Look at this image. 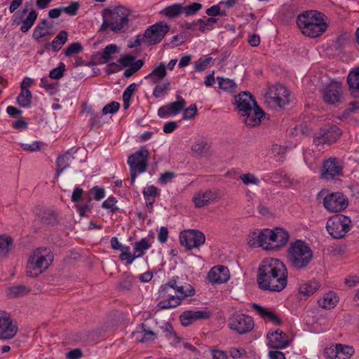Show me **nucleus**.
Returning a JSON list of instances; mask_svg holds the SVG:
<instances>
[{
  "instance_id": "f257e3e1",
  "label": "nucleus",
  "mask_w": 359,
  "mask_h": 359,
  "mask_svg": "<svg viewBox=\"0 0 359 359\" xmlns=\"http://www.w3.org/2000/svg\"><path fill=\"white\" fill-rule=\"evenodd\" d=\"M257 281L262 290L277 292L283 290L287 284L285 264L275 258L264 259L258 269Z\"/></svg>"
},
{
  "instance_id": "f03ea898",
  "label": "nucleus",
  "mask_w": 359,
  "mask_h": 359,
  "mask_svg": "<svg viewBox=\"0 0 359 359\" xmlns=\"http://www.w3.org/2000/svg\"><path fill=\"white\" fill-rule=\"evenodd\" d=\"M287 262L296 271H304L309 268L314 255L309 245L302 240L291 242L287 250Z\"/></svg>"
},
{
  "instance_id": "7ed1b4c3",
  "label": "nucleus",
  "mask_w": 359,
  "mask_h": 359,
  "mask_svg": "<svg viewBox=\"0 0 359 359\" xmlns=\"http://www.w3.org/2000/svg\"><path fill=\"white\" fill-rule=\"evenodd\" d=\"M297 24L304 35L311 38L320 36L327 28L323 15L316 11H307L299 15Z\"/></svg>"
},
{
  "instance_id": "20e7f679",
  "label": "nucleus",
  "mask_w": 359,
  "mask_h": 359,
  "mask_svg": "<svg viewBox=\"0 0 359 359\" xmlns=\"http://www.w3.org/2000/svg\"><path fill=\"white\" fill-rule=\"evenodd\" d=\"M53 261V255L47 248H39L29 256L26 272L29 277H36L46 271Z\"/></svg>"
},
{
  "instance_id": "39448f33",
  "label": "nucleus",
  "mask_w": 359,
  "mask_h": 359,
  "mask_svg": "<svg viewBox=\"0 0 359 359\" xmlns=\"http://www.w3.org/2000/svg\"><path fill=\"white\" fill-rule=\"evenodd\" d=\"M109 18L104 20L100 27V30L104 31L109 27L110 29L116 33L123 32L128 27V17L131 11L128 8L118 6H116L113 10L109 11Z\"/></svg>"
},
{
  "instance_id": "423d86ee",
  "label": "nucleus",
  "mask_w": 359,
  "mask_h": 359,
  "mask_svg": "<svg viewBox=\"0 0 359 359\" xmlns=\"http://www.w3.org/2000/svg\"><path fill=\"white\" fill-rule=\"evenodd\" d=\"M149 151L142 147L128 158V164L130 172V184H134L138 173H143L147 170Z\"/></svg>"
},
{
  "instance_id": "0eeeda50",
  "label": "nucleus",
  "mask_w": 359,
  "mask_h": 359,
  "mask_svg": "<svg viewBox=\"0 0 359 359\" xmlns=\"http://www.w3.org/2000/svg\"><path fill=\"white\" fill-rule=\"evenodd\" d=\"M351 220L344 215H336L327 222L326 229L330 235L337 239L341 238L350 231Z\"/></svg>"
},
{
  "instance_id": "6e6552de",
  "label": "nucleus",
  "mask_w": 359,
  "mask_h": 359,
  "mask_svg": "<svg viewBox=\"0 0 359 359\" xmlns=\"http://www.w3.org/2000/svg\"><path fill=\"white\" fill-rule=\"evenodd\" d=\"M290 92L283 85L271 86L266 93V102L272 107H283L289 103Z\"/></svg>"
},
{
  "instance_id": "1a4fd4ad",
  "label": "nucleus",
  "mask_w": 359,
  "mask_h": 359,
  "mask_svg": "<svg viewBox=\"0 0 359 359\" xmlns=\"http://www.w3.org/2000/svg\"><path fill=\"white\" fill-rule=\"evenodd\" d=\"M228 325L231 330L241 334L250 332L255 325L250 316L238 313H233L229 318Z\"/></svg>"
},
{
  "instance_id": "9d476101",
  "label": "nucleus",
  "mask_w": 359,
  "mask_h": 359,
  "mask_svg": "<svg viewBox=\"0 0 359 359\" xmlns=\"http://www.w3.org/2000/svg\"><path fill=\"white\" fill-rule=\"evenodd\" d=\"M205 236L198 230L189 229L180 233V242L187 250L198 248L205 243Z\"/></svg>"
},
{
  "instance_id": "9b49d317",
  "label": "nucleus",
  "mask_w": 359,
  "mask_h": 359,
  "mask_svg": "<svg viewBox=\"0 0 359 359\" xmlns=\"http://www.w3.org/2000/svg\"><path fill=\"white\" fill-rule=\"evenodd\" d=\"M348 205L347 197L340 192H334L327 195L323 199L325 208L330 212L343 211Z\"/></svg>"
},
{
  "instance_id": "f8f14e48",
  "label": "nucleus",
  "mask_w": 359,
  "mask_h": 359,
  "mask_svg": "<svg viewBox=\"0 0 359 359\" xmlns=\"http://www.w3.org/2000/svg\"><path fill=\"white\" fill-rule=\"evenodd\" d=\"M170 27L167 23L161 21L149 27L144 32L146 43L149 45L158 43L169 32Z\"/></svg>"
},
{
  "instance_id": "ddd939ff",
  "label": "nucleus",
  "mask_w": 359,
  "mask_h": 359,
  "mask_svg": "<svg viewBox=\"0 0 359 359\" xmlns=\"http://www.w3.org/2000/svg\"><path fill=\"white\" fill-rule=\"evenodd\" d=\"M161 292L163 294H168L170 289H173L182 297L193 296L195 294L194 288L189 284H184L180 281L178 276L173 277L166 284L161 287Z\"/></svg>"
},
{
  "instance_id": "4468645a",
  "label": "nucleus",
  "mask_w": 359,
  "mask_h": 359,
  "mask_svg": "<svg viewBox=\"0 0 359 359\" xmlns=\"http://www.w3.org/2000/svg\"><path fill=\"white\" fill-rule=\"evenodd\" d=\"M18 327L10 314L0 311V339H13L18 333Z\"/></svg>"
},
{
  "instance_id": "2eb2a0df",
  "label": "nucleus",
  "mask_w": 359,
  "mask_h": 359,
  "mask_svg": "<svg viewBox=\"0 0 359 359\" xmlns=\"http://www.w3.org/2000/svg\"><path fill=\"white\" fill-rule=\"evenodd\" d=\"M341 135V130L337 126H332L327 129H320L313 137L316 145L332 144Z\"/></svg>"
},
{
  "instance_id": "dca6fc26",
  "label": "nucleus",
  "mask_w": 359,
  "mask_h": 359,
  "mask_svg": "<svg viewBox=\"0 0 359 359\" xmlns=\"http://www.w3.org/2000/svg\"><path fill=\"white\" fill-rule=\"evenodd\" d=\"M341 94L342 89L341 83L332 81L323 90V98L326 103L334 104L341 102Z\"/></svg>"
},
{
  "instance_id": "f3484780",
  "label": "nucleus",
  "mask_w": 359,
  "mask_h": 359,
  "mask_svg": "<svg viewBox=\"0 0 359 359\" xmlns=\"http://www.w3.org/2000/svg\"><path fill=\"white\" fill-rule=\"evenodd\" d=\"M187 102L180 95H177V101L170 102L160 107L158 115L161 118H166L170 116H175L180 114L185 107Z\"/></svg>"
},
{
  "instance_id": "a211bd4d",
  "label": "nucleus",
  "mask_w": 359,
  "mask_h": 359,
  "mask_svg": "<svg viewBox=\"0 0 359 359\" xmlns=\"http://www.w3.org/2000/svg\"><path fill=\"white\" fill-rule=\"evenodd\" d=\"M234 104L238 109L240 116L250 111L251 109L257 106L256 101L249 92H243L234 97Z\"/></svg>"
},
{
  "instance_id": "6ab92c4d",
  "label": "nucleus",
  "mask_w": 359,
  "mask_h": 359,
  "mask_svg": "<svg viewBox=\"0 0 359 359\" xmlns=\"http://www.w3.org/2000/svg\"><path fill=\"white\" fill-rule=\"evenodd\" d=\"M266 338L268 340L267 345L276 349L284 348L290 343L286 334L279 329L274 332H269L266 335Z\"/></svg>"
},
{
  "instance_id": "aec40b11",
  "label": "nucleus",
  "mask_w": 359,
  "mask_h": 359,
  "mask_svg": "<svg viewBox=\"0 0 359 359\" xmlns=\"http://www.w3.org/2000/svg\"><path fill=\"white\" fill-rule=\"evenodd\" d=\"M218 197L217 192L212 190L199 191L193 196V202L196 208H200L208 205Z\"/></svg>"
},
{
  "instance_id": "412c9836",
  "label": "nucleus",
  "mask_w": 359,
  "mask_h": 359,
  "mask_svg": "<svg viewBox=\"0 0 359 359\" xmlns=\"http://www.w3.org/2000/svg\"><path fill=\"white\" fill-rule=\"evenodd\" d=\"M230 278L229 269L223 265L212 267L208 274V278L212 283L221 284Z\"/></svg>"
},
{
  "instance_id": "4be33fe9",
  "label": "nucleus",
  "mask_w": 359,
  "mask_h": 359,
  "mask_svg": "<svg viewBox=\"0 0 359 359\" xmlns=\"http://www.w3.org/2000/svg\"><path fill=\"white\" fill-rule=\"evenodd\" d=\"M341 173V167L339 161L335 158H330L323 163V169L322 177L325 180H331L335 176L340 175Z\"/></svg>"
},
{
  "instance_id": "5701e85b",
  "label": "nucleus",
  "mask_w": 359,
  "mask_h": 359,
  "mask_svg": "<svg viewBox=\"0 0 359 359\" xmlns=\"http://www.w3.org/2000/svg\"><path fill=\"white\" fill-rule=\"evenodd\" d=\"M210 316L211 313L207 309L203 311H187L180 315V318L183 326H188L196 320L208 319Z\"/></svg>"
},
{
  "instance_id": "b1692460",
  "label": "nucleus",
  "mask_w": 359,
  "mask_h": 359,
  "mask_svg": "<svg viewBox=\"0 0 359 359\" xmlns=\"http://www.w3.org/2000/svg\"><path fill=\"white\" fill-rule=\"evenodd\" d=\"M263 115V111L257 105L252 108L250 111L245 112L241 115V118L246 126L255 127L259 125Z\"/></svg>"
},
{
  "instance_id": "393cba45",
  "label": "nucleus",
  "mask_w": 359,
  "mask_h": 359,
  "mask_svg": "<svg viewBox=\"0 0 359 359\" xmlns=\"http://www.w3.org/2000/svg\"><path fill=\"white\" fill-rule=\"evenodd\" d=\"M252 308L264 320L270 322L276 325H281L282 321L278 316L269 309L263 307L257 304H253Z\"/></svg>"
},
{
  "instance_id": "a878e982",
  "label": "nucleus",
  "mask_w": 359,
  "mask_h": 359,
  "mask_svg": "<svg viewBox=\"0 0 359 359\" xmlns=\"http://www.w3.org/2000/svg\"><path fill=\"white\" fill-rule=\"evenodd\" d=\"M273 236L272 249L279 248L286 244L289 238L288 233L281 228H276L272 230Z\"/></svg>"
},
{
  "instance_id": "bb28decb",
  "label": "nucleus",
  "mask_w": 359,
  "mask_h": 359,
  "mask_svg": "<svg viewBox=\"0 0 359 359\" xmlns=\"http://www.w3.org/2000/svg\"><path fill=\"white\" fill-rule=\"evenodd\" d=\"M167 75V71L164 63H161L155 67L151 73L147 75L144 79H148L153 84L158 83Z\"/></svg>"
},
{
  "instance_id": "cd10ccee",
  "label": "nucleus",
  "mask_w": 359,
  "mask_h": 359,
  "mask_svg": "<svg viewBox=\"0 0 359 359\" xmlns=\"http://www.w3.org/2000/svg\"><path fill=\"white\" fill-rule=\"evenodd\" d=\"M73 159V156L68 151L57 157L56 161L57 177H58L66 168L69 166V163Z\"/></svg>"
},
{
  "instance_id": "c85d7f7f",
  "label": "nucleus",
  "mask_w": 359,
  "mask_h": 359,
  "mask_svg": "<svg viewBox=\"0 0 359 359\" xmlns=\"http://www.w3.org/2000/svg\"><path fill=\"white\" fill-rule=\"evenodd\" d=\"M320 287V284L315 280L303 282L300 284L299 292L304 296H310L315 293Z\"/></svg>"
},
{
  "instance_id": "c756f323",
  "label": "nucleus",
  "mask_w": 359,
  "mask_h": 359,
  "mask_svg": "<svg viewBox=\"0 0 359 359\" xmlns=\"http://www.w3.org/2000/svg\"><path fill=\"white\" fill-rule=\"evenodd\" d=\"M338 302V298L334 292H330L318 301L319 306L322 308L330 309L334 308Z\"/></svg>"
},
{
  "instance_id": "7c9ffc66",
  "label": "nucleus",
  "mask_w": 359,
  "mask_h": 359,
  "mask_svg": "<svg viewBox=\"0 0 359 359\" xmlns=\"http://www.w3.org/2000/svg\"><path fill=\"white\" fill-rule=\"evenodd\" d=\"M13 241L6 235H0V259L8 256L11 250Z\"/></svg>"
},
{
  "instance_id": "2f4dec72",
  "label": "nucleus",
  "mask_w": 359,
  "mask_h": 359,
  "mask_svg": "<svg viewBox=\"0 0 359 359\" xmlns=\"http://www.w3.org/2000/svg\"><path fill=\"white\" fill-rule=\"evenodd\" d=\"M184 298L185 297H180V295L179 294H177V296L170 295V297L168 299L161 301L158 304V307L160 309H168L175 308L181 304L182 299Z\"/></svg>"
},
{
  "instance_id": "473e14b6",
  "label": "nucleus",
  "mask_w": 359,
  "mask_h": 359,
  "mask_svg": "<svg viewBox=\"0 0 359 359\" xmlns=\"http://www.w3.org/2000/svg\"><path fill=\"white\" fill-rule=\"evenodd\" d=\"M151 245L149 243L147 238H144L139 241L135 243L133 254L135 257L139 258L142 257L145 252L151 248Z\"/></svg>"
},
{
  "instance_id": "72a5a7b5",
  "label": "nucleus",
  "mask_w": 359,
  "mask_h": 359,
  "mask_svg": "<svg viewBox=\"0 0 359 359\" xmlns=\"http://www.w3.org/2000/svg\"><path fill=\"white\" fill-rule=\"evenodd\" d=\"M30 292V289L23 285H18L10 287L8 289L7 295L11 298L23 297Z\"/></svg>"
},
{
  "instance_id": "f704fd0d",
  "label": "nucleus",
  "mask_w": 359,
  "mask_h": 359,
  "mask_svg": "<svg viewBox=\"0 0 359 359\" xmlns=\"http://www.w3.org/2000/svg\"><path fill=\"white\" fill-rule=\"evenodd\" d=\"M217 22V19L215 18H208L206 20L201 18L194 21V25L198 26V29L201 32L207 30H211L214 27V25Z\"/></svg>"
},
{
  "instance_id": "c9c22d12",
  "label": "nucleus",
  "mask_w": 359,
  "mask_h": 359,
  "mask_svg": "<svg viewBox=\"0 0 359 359\" xmlns=\"http://www.w3.org/2000/svg\"><path fill=\"white\" fill-rule=\"evenodd\" d=\"M68 39V34L66 31H61L59 34L54 38L50 46L53 50L55 52L60 50L63 45L67 41Z\"/></svg>"
},
{
  "instance_id": "e433bc0d",
  "label": "nucleus",
  "mask_w": 359,
  "mask_h": 359,
  "mask_svg": "<svg viewBox=\"0 0 359 359\" xmlns=\"http://www.w3.org/2000/svg\"><path fill=\"white\" fill-rule=\"evenodd\" d=\"M183 13V7L179 4H175L169 6H167L161 11V14H163L168 18H174L179 16Z\"/></svg>"
},
{
  "instance_id": "4c0bfd02",
  "label": "nucleus",
  "mask_w": 359,
  "mask_h": 359,
  "mask_svg": "<svg viewBox=\"0 0 359 359\" xmlns=\"http://www.w3.org/2000/svg\"><path fill=\"white\" fill-rule=\"evenodd\" d=\"M272 230L265 229L261 231V247L265 250H271L273 245Z\"/></svg>"
},
{
  "instance_id": "58836bf2",
  "label": "nucleus",
  "mask_w": 359,
  "mask_h": 359,
  "mask_svg": "<svg viewBox=\"0 0 359 359\" xmlns=\"http://www.w3.org/2000/svg\"><path fill=\"white\" fill-rule=\"evenodd\" d=\"M37 18V13L34 10H32L27 17L22 20L20 30L25 33L33 26L35 20Z\"/></svg>"
},
{
  "instance_id": "ea45409f",
  "label": "nucleus",
  "mask_w": 359,
  "mask_h": 359,
  "mask_svg": "<svg viewBox=\"0 0 359 359\" xmlns=\"http://www.w3.org/2000/svg\"><path fill=\"white\" fill-rule=\"evenodd\" d=\"M118 47L116 44L107 46L101 53L103 63H107L113 58V55L118 53Z\"/></svg>"
},
{
  "instance_id": "a19ab883",
  "label": "nucleus",
  "mask_w": 359,
  "mask_h": 359,
  "mask_svg": "<svg viewBox=\"0 0 359 359\" xmlns=\"http://www.w3.org/2000/svg\"><path fill=\"white\" fill-rule=\"evenodd\" d=\"M338 358L339 359H349L354 353V348L351 346L343 345L337 344Z\"/></svg>"
},
{
  "instance_id": "79ce46f5",
  "label": "nucleus",
  "mask_w": 359,
  "mask_h": 359,
  "mask_svg": "<svg viewBox=\"0 0 359 359\" xmlns=\"http://www.w3.org/2000/svg\"><path fill=\"white\" fill-rule=\"evenodd\" d=\"M217 80L219 88L224 91L232 93L236 88V83L231 79L217 77Z\"/></svg>"
},
{
  "instance_id": "37998d69",
  "label": "nucleus",
  "mask_w": 359,
  "mask_h": 359,
  "mask_svg": "<svg viewBox=\"0 0 359 359\" xmlns=\"http://www.w3.org/2000/svg\"><path fill=\"white\" fill-rule=\"evenodd\" d=\"M32 97V93L29 90L22 89L17 97V101L21 107H26L30 104Z\"/></svg>"
},
{
  "instance_id": "c03bdc74",
  "label": "nucleus",
  "mask_w": 359,
  "mask_h": 359,
  "mask_svg": "<svg viewBox=\"0 0 359 359\" xmlns=\"http://www.w3.org/2000/svg\"><path fill=\"white\" fill-rule=\"evenodd\" d=\"M83 50V47L81 44L79 42H74L72 43L69 44L65 50V55L68 57H71L76 54H79Z\"/></svg>"
},
{
  "instance_id": "a18cd8bd",
  "label": "nucleus",
  "mask_w": 359,
  "mask_h": 359,
  "mask_svg": "<svg viewBox=\"0 0 359 359\" xmlns=\"http://www.w3.org/2000/svg\"><path fill=\"white\" fill-rule=\"evenodd\" d=\"M212 61V57L209 55H205L202 57H200L196 62H195V69L196 71L201 72L204 71L208 65L210 64V62Z\"/></svg>"
},
{
  "instance_id": "49530a36",
  "label": "nucleus",
  "mask_w": 359,
  "mask_h": 359,
  "mask_svg": "<svg viewBox=\"0 0 359 359\" xmlns=\"http://www.w3.org/2000/svg\"><path fill=\"white\" fill-rule=\"evenodd\" d=\"M347 80L351 88L359 90V68L351 72Z\"/></svg>"
},
{
  "instance_id": "de8ad7c7",
  "label": "nucleus",
  "mask_w": 359,
  "mask_h": 359,
  "mask_svg": "<svg viewBox=\"0 0 359 359\" xmlns=\"http://www.w3.org/2000/svg\"><path fill=\"white\" fill-rule=\"evenodd\" d=\"M50 29L48 27L36 26L33 32V38L37 41H40L41 38L51 34Z\"/></svg>"
},
{
  "instance_id": "09e8293b",
  "label": "nucleus",
  "mask_w": 359,
  "mask_h": 359,
  "mask_svg": "<svg viewBox=\"0 0 359 359\" xmlns=\"http://www.w3.org/2000/svg\"><path fill=\"white\" fill-rule=\"evenodd\" d=\"M40 87L44 88L50 95H54L57 91V83H50L47 78L41 79Z\"/></svg>"
},
{
  "instance_id": "8fccbe9b",
  "label": "nucleus",
  "mask_w": 359,
  "mask_h": 359,
  "mask_svg": "<svg viewBox=\"0 0 359 359\" xmlns=\"http://www.w3.org/2000/svg\"><path fill=\"white\" fill-rule=\"evenodd\" d=\"M170 88V83L165 82L161 84L157 83L154 89L153 95L155 97H161Z\"/></svg>"
},
{
  "instance_id": "3c124183",
  "label": "nucleus",
  "mask_w": 359,
  "mask_h": 359,
  "mask_svg": "<svg viewBox=\"0 0 359 359\" xmlns=\"http://www.w3.org/2000/svg\"><path fill=\"white\" fill-rule=\"evenodd\" d=\"M135 60L134 56L130 55H126L123 57H121L117 62H111L109 66L110 67H118L119 65H122L123 67L129 66Z\"/></svg>"
},
{
  "instance_id": "603ef678",
  "label": "nucleus",
  "mask_w": 359,
  "mask_h": 359,
  "mask_svg": "<svg viewBox=\"0 0 359 359\" xmlns=\"http://www.w3.org/2000/svg\"><path fill=\"white\" fill-rule=\"evenodd\" d=\"M248 243L252 247H261V231H253L248 238Z\"/></svg>"
},
{
  "instance_id": "864d4df0",
  "label": "nucleus",
  "mask_w": 359,
  "mask_h": 359,
  "mask_svg": "<svg viewBox=\"0 0 359 359\" xmlns=\"http://www.w3.org/2000/svg\"><path fill=\"white\" fill-rule=\"evenodd\" d=\"M120 108V104L118 102L113 101L109 104L105 105L102 109V114L106 115L108 114H114L118 111Z\"/></svg>"
},
{
  "instance_id": "5fc2aeb1",
  "label": "nucleus",
  "mask_w": 359,
  "mask_h": 359,
  "mask_svg": "<svg viewBox=\"0 0 359 359\" xmlns=\"http://www.w3.org/2000/svg\"><path fill=\"white\" fill-rule=\"evenodd\" d=\"M202 8V5L199 3H193L185 7H183V13L187 15H192L196 13Z\"/></svg>"
},
{
  "instance_id": "6e6d98bb",
  "label": "nucleus",
  "mask_w": 359,
  "mask_h": 359,
  "mask_svg": "<svg viewBox=\"0 0 359 359\" xmlns=\"http://www.w3.org/2000/svg\"><path fill=\"white\" fill-rule=\"evenodd\" d=\"M145 327L146 325H142V334L143 335L140 339H138L140 342L142 343L147 342L156 337V334L153 331L147 330Z\"/></svg>"
},
{
  "instance_id": "4d7b16f0",
  "label": "nucleus",
  "mask_w": 359,
  "mask_h": 359,
  "mask_svg": "<svg viewBox=\"0 0 359 359\" xmlns=\"http://www.w3.org/2000/svg\"><path fill=\"white\" fill-rule=\"evenodd\" d=\"M241 180L243 181V182L246 184H255L257 185L259 182V180L257 177H256L254 175L248 173L242 175L240 177Z\"/></svg>"
},
{
  "instance_id": "13d9d810",
  "label": "nucleus",
  "mask_w": 359,
  "mask_h": 359,
  "mask_svg": "<svg viewBox=\"0 0 359 359\" xmlns=\"http://www.w3.org/2000/svg\"><path fill=\"white\" fill-rule=\"evenodd\" d=\"M175 173L174 172H165L161 175V177L158 179V182L162 185H165L169 182H171L172 180L175 178Z\"/></svg>"
},
{
  "instance_id": "bf43d9fd",
  "label": "nucleus",
  "mask_w": 359,
  "mask_h": 359,
  "mask_svg": "<svg viewBox=\"0 0 359 359\" xmlns=\"http://www.w3.org/2000/svg\"><path fill=\"white\" fill-rule=\"evenodd\" d=\"M65 69V65L62 63L61 65L54 68L50 72L49 77L54 79H59L63 76Z\"/></svg>"
},
{
  "instance_id": "052dcab7",
  "label": "nucleus",
  "mask_w": 359,
  "mask_h": 359,
  "mask_svg": "<svg viewBox=\"0 0 359 359\" xmlns=\"http://www.w3.org/2000/svg\"><path fill=\"white\" fill-rule=\"evenodd\" d=\"M338 348H337V344L335 346H330L325 348L324 351V355L327 359H334L336 358H338Z\"/></svg>"
},
{
  "instance_id": "680f3d73",
  "label": "nucleus",
  "mask_w": 359,
  "mask_h": 359,
  "mask_svg": "<svg viewBox=\"0 0 359 359\" xmlns=\"http://www.w3.org/2000/svg\"><path fill=\"white\" fill-rule=\"evenodd\" d=\"M158 194V189L155 186H149L144 189L143 195L146 201H149V198H154Z\"/></svg>"
},
{
  "instance_id": "e2e57ef3",
  "label": "nucleus",
  "mask_w": 359,
  "mask_h": 359,
  "mask_svg": "<svg viewBox=\"0 0 359 359\" xmlns=\"http://www.w3.org/2000/svg\"><path fill=\"white\" fill-rule=\"evenodd\" d=\"M197 113V107L196 104H191L185 109L183 112L184 119H191L194 118Z\"/></svg>"
},
{
  "instance_id": "0e129e2a",
  "label": "nucleus",
  "mask_w": 359,
  "mask_h": 359,
  "mask_svg": "<svg viewBox=\"0 0 359 359\" xmlns=\"http://www.w3.org/2000/svg\"><path fill=\"white\" fill-rule=\"evenodd\" d=\"M206 13L210 18H214L217 15H225V12H222L220 5H214L206 10Z\"/></svg>"
},
{
  "instance_id": "69168bd1",
  "label": "nucleus",
  "mask_w": 359,
  "mask_h": 359,
  "mask_svg": "<svg viewBox=\"0 0 359 359\" xmlns=\"http://www.w3.org/2000/svg\"><path fill=\"white\" fill-rule=\"evenodd\" d=\"M79 8V4L78 2H73L69 6L62 7V11L65 12L69 15H75Z\"/></svg>"
},
{
  "instance_id": "338daca9",
  "label": "nucleus",
  "mask_w": 359,
  "mask_h": 359,
  "mask_svg": "<svg viewBox=\"0 0 359 359\" xmlns=\"http://www.w3.org/2000/svg\"><path fill=\"white\" fill-rule=\"evenodd\" d=\"M206 143L203 141L196 142L191 147L192 151L197 154H201L205 150Z\"/></svg>"
},
{
  "instance_id": "774afa93",
  "label": "nucleus",
  "mask_w": 359,
  "mask_h": 359,
  "mask_svg": "<svg viewBox=\"0 0 359 359\" xmlns=\"http://www.w3.org/2000/svg\"><path fill=\"white\" fill-rule=\"evenodd\" d=\"M21 147L28 151H35L40 149L39 143L37 141L31 143H22Z\"/></svg>"
}]
</instances>
